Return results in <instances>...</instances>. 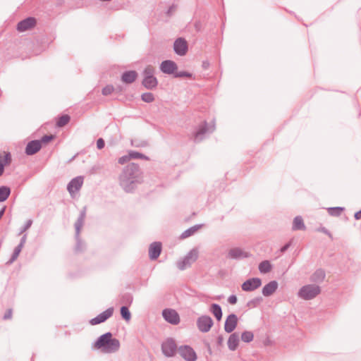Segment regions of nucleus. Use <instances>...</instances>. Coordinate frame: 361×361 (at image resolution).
<instances>
[{"instance_id":"nucleus-1","label":"nucleus","mask_w":361,"mask_h":361,"mask_svg":"<svg viewBox=\"0 0 361 361\" xmlns=\"http://www.w3.org/2000/svg\"><path fill=\"white\" fill-rule=\"evenodd\" d=\"M143 173L138 164L131 162L126 166L118 176L120 186L126 192H132L137 184L142 182Z\"/></svg>"},{"instance_id":"nucleus-2","label":"nucleus","mask_w":361,"mask_h":361,"mask_svg":"<svg viewBox=\"0 0 361 361\" xmlns=\"http://www.w3.org/2000/svg\"><path fill=\"white\" fill-rule=\"evenodd\" d=\"M120 341L113 338L111 332H106L100 336L94 343V348L99 349L104 353H112L117 352L120 348Z\"/></svg>"},{"instance_id":"nucleus-3","label":"nucleus","mask_w":361,"mask_h":361,"mask_svg":"<svg viewBox=\"0 0 361 361\" xmlns=\"http://www.w3.org/2000/svg\"><path fill=\"white\" fill-rule=\"evenodd\" d=\"M155 68L152 65H147L143 70L142 85L147 90H154L158 86V80L154 75Z\"/></svg>"},{"instance_id":"nucleus-4","label":"nucleus","mask_w":361,"mask_h":361,"mask_svg":"<svg viewBox=\"0 0 361 361\" xmlns=\"http://www.w3.org/2000/svg\"><path fill=\"white\" fill-rule=\"evenodd\" d=\"M86 212H87V209L85 207L80 211L79 216L74 224L75 229V238L77 240V243L75 245V250L77 252H82L84 250V244L80 238V231L85 224V221L86 219Z\"/></svg>"},{"instance_id":"nucleus-5","label":"nucleus","mask_w":361,"mask_h":361,"mask_svg":"<svg viewBox=\"0 0 361 361\" xmlns=\"http://www.w3.org/2000/svg\"><path fill=\"white\" fill-rule=\"evenodd\" d=\"M320 293L321 288L319 286L308 284L301 287L298 295L300 298L309 300L316 298Z\"/></svg>"},{"instance_id":"nucleus-6","label":"nucleus","mask_w":361,"mask_h":361,"mask_svg":"<svg viewBox=\"0 0 361 361\" xmlns=\"http://www.w3.org/2000/svg\"><path fill=\"white\" fill-rule=\"evenodd\" d=\"M214 125L209 126L206 121L200 124L197 130L193 133V140L195 142L202 141L207 133H212L214 130Z\"/></svg>"},{"instance_id":"nucleus-7","label":"nucleus","mask_w":361,"mask_h":361,"mask_svg":"<svg viewBox=\"0 0 361 361\" xmlns=\"http://www.w3.org/2000/svg\"><path fill=\"white\" fill-rule=\"evenodd\" d=\"M178 350L176 341L172 338H167L161 343L162 353L167 357L175 356Z\"/></svg>"},{"instance_id":"nucleus-8","label":"nucleus","mask_w":361,"mask_h":361,"mask_svg":"<svg viewBox=\"0 0 361 361\" xmlns=\"http://www.w3.org/2000/svg\"><path fill=\"white\" fill-rule=\"evenodd\" d=\"M198 258V251L191 250L182 259L177 262V267L180 270H184L191 266Z\"/></svg>"},{"instance_id":"nucleus-9","label":"nucleus","mask_w":361,"mask_h":361,"mask_svg":"<svg viewBox=\"0 0 361 361\" xmlns=\"http://www.w3.org/2000/svg\"><path fill=\"white\" fill-rule=\"evenodd\" d=\"M214 322L212 319L208 315H202L197 319V326L200 331L207 333L209 331Z\"/></svg>"},{"instance_id":"nucleus-10","label":"nucleus","mask_w":361,"mask_h":361,"mask_svg":"<svg viewBox=\"0 0 361 361\" xmlns=\"http://www.w3.org/2000/svg\"><path fill=\"white\" fill-rule=\"evenodd\" d=\"M178 353L186 361H195L197 358L194 349L188 345H180L178 348Z\"/></svg>"},{"instance_id":"nucleus-11","label":"nucleus","mask_w":361,"mask_h":361,"mask_svg":"<svg viewBox=\"0 0 361 361\" xmlns=\"http://www.w3.org/2000/svg\"><path fill=\"white\" fill-rule=\"evenodd\" d=\"M164 319L173 325L180 323V317L178 312L173 309H165L162 312Z\"/></svg>"},{"instance_id":"nucleus-12","label":"nucleus","mask_w":361,"mask_h":361,"mask_svg":"<svg viewBox=\"0 0 361 361\" xmlns=\"http://www.w3.org/2000/svg\"><path fill=\"white\" fill-rule=\"evenodd\" d=\"M113 313L114 309L112 307H109L98 314L97 317L91 319L89 323L92 326L103 323L106 322L109 318H110L113 315Z\"/></svg>"},{"instance_id":"nucleus-13","label":"nucleus","mask_w":361,"mask_h":361,"mask_svg":"<svg viewBox=\"0 0 361 361\" xmlns=\"http://www.w3.org/2000/svg\"><path fill=\"white\" fill-rule=\"evenodd\" d=\"M83 180L84 178L82 176H77L68 183L67 190L71 196L80 190L83 184Z\"/></svg>"},{"instance_id":"nucleus-14","label":"nucleus","mask_w":361,"mask_h":361,"mask_svg":"<svg viewBox=\"0 0 361 361\" xmlns=\"http://www.w3.org/2000/svg\"><path fill=\"white\" fill-rule=\"evenodd\" d=\"M262 281L259 278H251L246 280L241 286L244 291H253L260 287Z\"/></svg>"},{"instance_id":"nucleus-15","label":"nucleus","mask_w":361,"mask_h":361,"mask_svg":"<svg viewBox=\"0 0 361 361\" xmlns=\"http://www.w3.org/2000/svg\"><path fill=\"white\" fill-rule=\"evenodd\" d=\"M188 43L184 38L179 37L175 40L173 49L176 54L179 56H184L188 51Z\"/></svg>"},{"instance_id":"nucleus-16","label":"nucleus","mask_w":361,"mask_h":361,"mask_svg":"<svg viewBox=\"0 0 361 361\" xmlns=\"http://www.w3.org/2000/svg\"><path fill=\"white\" fill-rule=\"evenodd\" d=\"M36 25V19L33 17H28L17 24V30L23 32L34 27Z\"/></svg>"},{"instance_id":"nucleus-17","label":"nucleus","mask_w":361,"mask_h":361,"mask_svg":"<svg viewBox=\"0 0 361 361\" xmlns=\"http://www.w3.org/2000/svg\"><path fill=\"white\" fill-rule=\"evenodd\" d=\"M178 68L177 64L171 60H166L161 62L160 66L161 71L166 74H173Z\"/></svg>"},{"instance_id":"nucleus-18","label":"nucleus","mask_w":361,"mask_h":361,"mask_svg":"<svg viewBox=\"0 0 361 361\" xmlns=\"http://www.w3.org/2000/svg\"><path fill=\"white\" fill-rule=\"evenodd\" d=\"M161 250L162 245L160 242H154L151 243L149 247V257L150 259H157L159 257Z\"/></svg>"},{"instance_id":"nucleus-19","label":"nucleus","mask_w":361,"mask_h":361,"mask_svg":"<svg viewBox=\"0 0 361 361\" xmlns=\"http://www.w3.org/2000/svg\"><path fill=\"white\" fill-rule=\"evenodd\" d=\"M238 324V317L235 314H229L225 322L224 330L227 333H231L235 330Z\"/></svg>"},{"instance_id":"nucleus-20","label":"nucleus","mask_w":361,"mask_h":361,"mask_svg":"<svg viewBox=\"0 0 361 361\" xmlns=\"http://www.w3.org/2000/svg\"><path fill=\"white\" fill-rule=\"evenodd\" d=\"M41 148V142L39 140H32L27 143L25 152L27 155H33L38 152Z\"/></svg>"},{"instance_id":"nucleus-21","label":"nucleus","mask_w":361,"mask_h":361,"mask_svg":"<svg viewBox=\"0 0 361 361\" xmlns=\"http://www.w3.org/2000/svg\"><path fill=\"white\" fill-rule=\"evenodd\" d=\"M11 154L8 152H4L0 154V176H1L4 172L5 166L9 165L11 163Z\"/></svg>"},{"instance_id":"nucleus-22","label":"nucleus","mask_w":361,"mask_h":361,"mask_svg":"<svg viewBox=\"0 0 361 361\" xmlns=\"http://www.w3.org/2000/svg\"><path fill=\"white\" fill-rule=\"evenodd\" d=\"M138 76L135 71H127L121 75V80L126 84H131L134 82Z\"/></svg>"},{"instance_id":"nucleus-23","label":"nucleus","mask_w":361,"mask_h":361,"mask_svg":"<svg viewBox=\"0 0 361 361\" xmlns=\"http://www.w3.org/2000/svg\"><path fill=\"white\" fill-rule=\"evenodd\" d=\"M278 288V283L276 281H271L266 284L262 288V294L264 296L271 295Z\"/></svg>"},{"instance_id":"nucleus-24","label":"nucleus","mask_w":361,"mask_h":361,"mask_svg":"<svg viewBox=\"0 0 361 361\" xmlns=\"http://www.w3.org/2000/svg\"><path fill=\"white\" fill-rule=\"evenodd\" d=\"M250 255L249 253L243 252L239 247L232 248L228 252V257L231 259L247 258L249 257Z\"/></svg>"},{"instance_id":"nucleus-25","label":"nucleus","mask_w":361,"mask_h":361,"mask_svg":"<svg viewBox=\"0 0 361 361\" xmlns=\"http://www.w3.org/2000/svg\"><path fill=\"white\" fill-rule=\"evenodd\" d=\"M326 276L324 270L322 269H317L310 277V281L314 283L322 282Z\"/></svg>"},{"instance_id":"nucleus-26","label":"nucleus","mask_w":361,"mask_h":361,"mask_svg":"<svg viewBox=\"0 0 361 361\" xmlns=\"http://www.w3.org/2000/svg\"><path fill=\"white\" fill-rule=\"evenodd\" d=\"M239 344V336L236 333L230 335L228 340V347L229 350L234 351L236 350Z\"/></svg>"},{"instance_id":"nucleus-27","label":"nucleus","mask_w":361,"mask_h":361,"mask_svg":"<svg viewBox=\"0 0 361 361\" xmlns=\"http://www.w3.org/2000/svg\"><path fill=\"white\" fill-rule=\"evenodd\" d=\"M292 229L293 231H305L306 226L301 216H297L293 221Z\"/></svg>"},{"instance_id":"nucleus-28","label":"nucleus","mask_w":361,"mask_h":361,"mask_svg":"<svg viewBox=\"0 0 361 361\" xmlns=\"http://www.w3.org/2000/svg\"><path fill=\"white\" fill-rule=\"evenodd\" d=\"M210 311L216 317L217 321H220L222 317V310L219 305L214 303L210 307Z\"/></svg>"},{"instance_id":"nucleus-29","label":"nucleus","mask_w":361,"mask_h":361,"mask_svg":"<svg viewBox=\"0 0 361 361\" xmlns=\"http://www.w3.org/2000/svg\"><path fill=\"white\" fill-rule=\"evenodd\" d=\"M201 225H195L189 228H188L187 230H185V231H183L181 235H180V238L181 239H185V238H187L191 235H192L193 234H195V233L196 231H197L200 228H201Z\"/></svg>"},{"instance_id":"nucleus-30","label":"nucleus","mask_w":361,"mask_h":361,"mask_svg":"<svg viewBox=\"0 0 361 361\" xmlns=\"http://www.w3.org/2000/svg\"><path fill=\"white\" fill-rule=\"evenodd\" d=\"M71 121V116L68 114H63L56 118V126L62 128L66 126Z\"/></svg>"},{"instance_id":"nucleus-31","label":"nucleus","mask_w":361,"mask_h":361,"mask_svg":"<svg viewBox=\"0 0 361 361\" xmlns=\"http://www.w3.org/2000/svg\"><path fill=\"white\" fill-rule=\"evenodd\" d=\"M11 194V189L8 186L0 187V202L6 201Z\"/></svg>"},{"instance_id":"nucleus-32","label":"nucleus","mask_w":361,"mask_h":361,"mask_svg":"<svg viewBox=\"0 0 361 361\" xmlns=\"http://www.w3.org/2000/svg\"><path fill=\"white\" fill-rule=\"evenodd\" d=\"M128 154L130 155V159H143V160H146V161L149 160V157L146 156L145 154H144L142 153L137 152V151L130 150L128 152Z\"/></svg>"},{"instance_id":"nucleus-33","label":"nucleus","mask_w":361,"mask_h":361,"mask_svg":"<svg viewBox=\"0 0 361 361\" xmlns=\"http://www.w3.org/2000/svg\"><path fill=\"white\" fill-rule=\"evenodd\" d=\"M259 270L261 273L267 274L271 270V264L268 260H264L259 264Z\"/></svg>"},{"instance_id":"nucleus-34","label":"nucleus","mask_w":361,"mask_h":361,"mask_svg":"<svg viewBox=\"0 0 361 361\" xmlns=\"http://www.w3.org/2000/svg\"><path fill=\"white\" fill-rule=\"evenodd\" d=\"M328 213L329 215L332 216H339L341 213L344 211V207H329L327 209Z\"/></svg>"},{"instance_id":"nucleus-35","label":"nucleus","mask_w":361,"mask_h":361,"mask_svg":"<svg viewBox=\"0 0 361 361\" xmlns=\"http://www.w3.org/2000/svg\"><path fill=\"white\" fill-rule=\"evenodd\" d=\"M122 318L126 322H129L131 319V314L128 306H122L120 310Z\"/></svg>"},{"instance_id":"nucleus-36","label":"nucleus","mask_w":361,"mask_h":361,"mask_svg":"<svg viewBox=\"0 0 361 361\" xmlns=\"http://www.w3.org/2000/svg\"><path fill=\"white\" fill-rule=\"evenodd\" d=\"M133 296L130 293H125L121 295L120 301L122 304H124V306L130 305L133 302Z\"/></svg>"},{"instance_id":"nucleus-37","label":"nucleus","mask_w":361,"mask_h":361,"mask_svg":"<svg viewBox=\"0 0 361 361\" xmlns=\"http://www.w3.org/2000/svg\"><path fill=\"white\" fill-rule=\"evenodd\" d=\"M254 338V334L252 331H245L241 334V340L245 343H250Z\"/></svg>"},{"instance_id":"nucleus-38","label":"nucleus","mask_w":361,"mask_h":361,"mask_svg":"<svg viewBox=\"0 0 361 361\" xmlns=\"http://www.w3.org/2000/svg\"><path fill=\"white\" fill-rule=\"evenodd\" d=\"M23 247H20V245H17L15 248H14V250L12 253V255L10 258V259L8 260V263H13L14 261H16L17 259V258L19 256V254L20 253L21 250H22Z\"/></svg>"},{"instance_id":"nucleus-39","label":"nucleus","mask_w":361,"mask_h":361,"mask_svg":"<svg viewBox=\"0 0 361 361\" xmlns=\"http://www.w3.org/2000/svg\"><path fill=\"white\" fill-rule=\"evenodd\" d=\"M141 99L145 102L151 103L154 101V96L152 92H145L141 95Z\"/></svg>"},{"instance_id":"nucleus-40","label":"nucleus","mask_w":361,"mask_h":361,"mask_svg":"<svg viewBox=\"0 0 361 361\" xmlns=\"http://www.w3.org/2000/svg\"><path fill=\"white\" fill-rule=\"evenodd\" d=\"M114 91V87L112 85H107L103 87L102 93L104 96L110 95Z\"/></svg>"},{"instance_id":"nucleus-41","label":"nucleus","mask_w":361,"mask_h":361,"mask_svg":"<svg viewBox=\"0 0 361 361\" xmlns=\"http://www.w3.org/2000/svg\"><path fill=\"white\" fill-rule=\"evenodd\" d=\"M32 224V220L28 219L25 222V225L21 228L18 235H21L24 232H25L27 229H29L31 227Z\"/></svg>"},{"instance_id":"nucleus-42","label":"nucleus","mask_w":361,"mask_h":361,"mask_svg":"<svg viewBox=\"0 0 361 361\" xmlns=\"http://www.w3.org/2000/svg\"><path fill=\"white\" fill-rule=\"evenodd\" d=\"M130 160L129 154L126 155H123L118 158V163L121 165H123L126 163H128Z\"/></svg>"},{"instance_id":"nucleus-43","label":"nucleus","mask_w":361,"mask_h":361,"mask_svg":"<svg viewBox=\"0 0 361 361\" xmlns=\"http://www.w3.org/2000/svg\"><path fill=\"white\" fill-rule=\"evenodd\" d=\"M54 139V135H44L41 140H39L41 142V145L42 143H48L49 142L53 140Z\"/></svg>"},{"instance_id":"nucleus-44","label":"nucleus","mask_w":361,"mask_h":361,"mask_svg":"<svg viewBox=\"0 0 361 361\" xmlns=\"http://www.w3.org/2000/svg\"><path fill=\"white\" fill-rule=\"evenodd\" d=\"M317 231H319V232H322V233H323L326 234V235H328V236L329 237V238H330L331 240H333V235H332V234H331V232H330L329 230H327L325 227H324V226H320L319 228H318L317 229Z\"/></svg>"},{"instance_id":"nucleus-45","label":"nucleus","mask_w":361,"mask_h":361,"mask_svg":"<svg viewBox=\"0 0 361 361\" xmlns=\"http://www.w3.org/2000/svg\"><path fill=\"white\" fill-rule=\"evenodd\" d=\"M13 317V310L9 308L6 310V312L4 314L3 319L8 320L12 319Z\"/></svg>"},{"instance_id":"nucleus-46","label":"nucleus","mask_w":361,"mask_h":361,"mask_svg":"<svg viewBox=\"0 0 361 361\" xmlns=\"http://www.w3.org/2000/svg\"><path fill=\"white\" fill-rule=\"evenodd\" d=\"M191 75L190 73L185 71L176 72L174 73L175 78H183V77H190Z\"/></svg>"},{"instance_id":"nucleus-47","label":"nucleus","mask_w":361,"mask_h":361,"mask_svg":"<svg viewBox=\"0 0 361 361\" xmlns=\"http://www.w3.org/2000/svg\"><path fill=\"white\" fill-rule=\"evenodd\" d=\"M177 5L176 4H172L166 11V15L168 16H171L177 9Z\"/></svg>"},{"instance_id":"nucleus-48","label":"nucleus","mask_w":361,"mask_h":361,"mask_svg":"<svg viewBox=\"0 0 361 361\" xmlns=\"http://www.w3.org/2000/svg\"><path fill=\"white\" fill-rule=\"evenodd\" d=\"M104 146H105L104 140L102 138H99L97 140V147L99 149H102L104 147Z\"/></svg>"},{"instance_id":"nucleus-49","label":"nucleus","mask_w":361,"mask_h":361,"mask_svg":"<svg viewBox=\"0 0 361 361\" xmlns=\"http://www.w3.org/2000/svg\"><path fill=\"white\" fill-rule=\"evenodd\" d=\"M228 302L231 305H235L237 302V297L235 295H230Z\"/></svg>"},{"instance_id":"nucleus-50","label":"nucleus","mask_w":361,"mask_h":361,"mask_svg":"<svg viewBox=\"0 0 361 361\" xmlns=\"http://www.w3.org/2000/svg\"><path fill=\"white\" fill-rule=\"evenodd\" d=\"M291 245V241H289L286 244H285L283 247H281L280 251L281 252L283 253L285 252Z\"/></svg>"},{"instance_id":"nucleus-51","label":"nucleus","mask_w":361,"mask_h":361,"mask_svg":"<svg viewBox=\"0 0 361 361\" xmlns=\"http://www.w3.org/2000/svg\"><path fill=\"white\" fill-rule=\"evenodd\" d=\"M26 239H27V234H24L21 239H20V241L18 244V245H20V247H23L25 244V242H26Z\"/></svg>"},{"instance_id":"nucleus-52","label":"nucleus","mask_w":361,"mask_h":361,"mask_svg":"<svg viewBox=\"0 0 361 361\" xmlns=\"http://www.w3.org/2000/svg\"><path fill=\"white\" fill-rule=\"evenodd\" d=\"M260 300L261 299H259V298H255V299L250 300L248 304L252 303L255 306L256 304H258L260 302Z\"/></svg>"},{"instance_id":"nucleus-53","label":"nucleus","mask_w":361,"mask_h":361,"mask_svg":"<svg viewBox=\"0 0 361 361\" xmlns=\"http://www.w3.org/2000/svg\"><path fill=\"white\" fill-rule=\"evenodd\" d=\"M209 62L208 61H204L202 62V68L204 69H207L209 67Z\"/></svg>"},{"instance_id":"nucleus-54","label":"nucleus","mask_w":361,"mask_h":361,"mask_svg":"<svg viewBox=\"0 0 361 361\" xmlns=\"http://www.w3.org/2000/svg\"><path fill=\"white\" fill-rule=\"evenodd\" d=\"M223 341H224V338L221 335H219L218 337H217V344L219 345H221L223 343Z\"/></svg>"},{"instance_id":"nucleus-55","label":"nucleus","mask_w":361,"mask_h":361,"mask_svg":"<svg viewBox=\"0 0 361 361\" xmlns=\"http://www.w3.org/2000/svg\"><path fill=\"white\" fill-rule=\"evenodd\" d=\"M354 216H355V219L357 220L360 219H361V210L355 212Z\"/></svg>"},{"instance_id":"nucleus-56","label":"nucleus","mask_w":361,"mask_h":361,"mask_svg":"<svg viewBox=\"0 0 361 361\" xmlns=\"http://www.w3.org/2000/svg\"><path fill=\"white\" fill-rule=\"evenodd\" d=\"M200 22H196L195 23V27L197 30H200Z\"/></svg>"},{"instance_id":"nucleus-57","label":"nucleus","mask_w":361,"mask_h":361,"mask_svg":"<svg viewBox=\"0 0 361 361\" xmlns=\"http://www.w3.org/2000/svg\"><path fill=\"white\" fill-rule=\"evenodd\" d=\"M4 213V209H2L0 211V219H1V217L3 216Z\"/></svg>"}]
</instances>
